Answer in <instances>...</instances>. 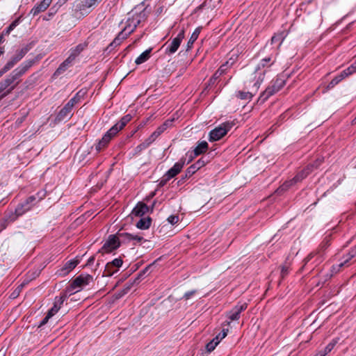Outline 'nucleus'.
<instances>
[{
    "mask_svg": "<svg viewBox=\"0 0 356 356\" xmlns=\"http://www.w3.org/2000/svg\"><path fill=\"white\" fill-rule=\"evenodd\" d=\"M3 52H4L3 48L0 47V56L3 54Z\"/></svg>",
    "mask_w": 356,
    "mask_h": 356,
    "instance_id": "338daca9",
    "label": "nucleus"
},
{
    "mask_svg": "<svg viewBox=\"0 0 356 356\" xmlns=\"http://www.w3.org/2000/svg\"><path fill=\"white\" fill-rule=\"evenodd\" d=\"M227 62L225 64L222 65L219 69L214 73L213 76L210 79L209 83L210 84H214L216 79H218L221 75L225 73L227 70Z\"/></svg>",
    "mask_w": 356,
    "mask_h": 356,
    "instance_id": "b1692460",
    "label": "nucleus"
},
{
    "mask_svg": "<svg viewBox=\"0 0 356 356\" xmlns=\"http://www.w3.org/2000/svg\"><path fill=\"white\" fill-rule=\"evenodd\" d=\"M346 70L349 75L356 72L355 67H353L351 65L346 68Z\"/></svg>",
    "mask_w": 356,
    "mask_h": 356,
    "instance_id": "6e6d98bb",
    "label": "nucleus"
},
{
    "mask_svg": "<svg viewBox=\"0 0 356 356\" xmlns=\"http://www.w3.org/2000/svg\"><path fill=\"white\" fill-rule=\"evenodd\" d=\"M159 134L155 131H154L149 137H148L145 140V145H150L153 142L155 141V140L159 137Z\"/></svg>",
    "mask_w": 356,
    "mask_h": 356,
    "instance_id": "58836bf2",
    "label": "nucleus"
},
{
    "mask_svg": "<svg viewBox=\"0 0 356 356\" xmlns=\"http://www.w3.org/2000/svg\"><path fill=\"white\" fill-rule=\"evenodd\" d=\"M148 211V207L143 202H139L133 209L131 214L135 216H142Z\"/></svg>",
    "mask_w": 356,
    "mask_h": 356,
    "instance_id": "412c9836",
    "label": "nucleus"
},
{
    "mask_svg": "<svg viewBox=\"0 0 356 356\" xmlns=\"http://www.w3.org/2000/svg\"><path fill=\"white\" fill-rule=\"evenodd\" d=\"M77 102L78 100L76 97H74L65 104V106L72 110L74 106L77 103Z\"/></svg>",
    "mask_w": 356,
    "mask_h": 356,
    "instance_id": "49530a36",
    "label": "nucleus"
},
{
    "mask_svg": "<svg viewBox=\"0 0 356 356\" xmlns=\"http://www.w3.org/2000/svg\"><path fill=\"white\" fill-rule=\"evenodd\" d=\"M339 338H334L333 339L330 343H329L325 349L323 350L326 355L331 352V350L334 348V347L336 346V344L339 342Z\"/></svg>",
    "mask_w": 356,
    "mask_h": 356,
    "instance_id": "e433bc0d",
    "label": "nucleus"
},
{
    "mask_svg": "<svg viewBox=\"0 0 356 356\" xmlns=\"http://www.w3.org/2000/svg\"><path fill=\"white\" fill-rule=\"evenodd\" d=\"M132 18L134 19V23L139 25L142 22H144L147 17V13L146 8L143 10L138 12L137 9L135 8L130 13Z\"/></svg>",
    "mask_w": 356,
    "mask_h": 356,
    "instance_id": "f3484780",
    "label": "nucleus"
},
{
    "mask_svg": "<svg viewBox=\"0 0 356 356\" xmlns=\"http://www.w3.org/2000/svg\"><path fill=\"white\" fill-rule=\"evenodd\" d=\"M129 241H133V245H138L140 244L142 241L145 242L146 240L138 234H133L127 232L118 233V236L110 235L102 249L105 252H110L117 249L120 246V243Z\"/></svg>",
    "mask_w": 356,
    "mask_h": 356,
    "instance_id": "f03ea898",
    "label": "nucleus"
},
{
    "mask_svg": "<svg viewBox=\"0 0 356 356\" xmlns=\"http://www.w3.org/2000/svg\"><path fill=\"white\" fill-rule=\"evenodd\" d=\"M168 221L171 225H175L179 221V216L176 215H172L168 218Z\"/></svg>",
    "mask_w": 356,
    "mask_h": 356,
    "instance_id": "a18cd8bd",
    "label": "nucleus"
},
{
    "mask_svg": "<svg viewBox=\"0 0 356 356\" xmlns=\"http://www.w3.org/2000/svg\"><path fill=\"white\" fill-rule=\"evenodd\" d=\"M285 85V80L282 77H277L273 80L271 85L269 86L260 95L259 101L264 102L270 96L277 92Z\"/></svg>",
    "mask_w": 356,
    "mask_h": 356,
    "instance_id": "39448f33",
    "label": "nucleus"
},
{
    "mask_svg": "<svg viewBox=\"0 0 356 356\" xmlns=\"http://www.w3.org/2000/svg\"><path fill=\"white\" fill-rule=\"evenodd\" d=\"M184 30L182 29L178 33V35L172 40V42L165 47V54L168 55L175 54L179 49L183 39L184 38Z\"/></svg>",
    "mask_w": 356,
    "mask_h": 356,
    "instance_id": "9b49d317",
    "label": "nucleus"
},
{
    "mask_svg": "<svg viewBox=\"0 0 356 356\" xmlns=\"http://www.w3.org/2000/svg\"><path fill=\"white\" fill-rule=\"evenodd\" d=\"M325 355H326V354L323 350H320L314 356H325Z\"/></svg>",
    "mask_w": 356,
    "mask_h": 356,
    "instance_id": "e2e57ef3",
    "label": "nucleus"
},
{
    "mask_svg": "<svg viewBox=\"0 0 356 356\" xmlns=\"http://www.w3.org/2000/svg\"><path fill=\"white\" fill-rule=\"evenodd\" d=\"M170 123L171 122L166 121L156 129V132L159 134V136H160L168 128Z\"/></svg>",
    "mask_w": 356,
    "mask_h": 356,
    "instance_id": "79ce46f5",
    "label": "nucleus"
},
{
    "mask_svg": "<svg viewBox=\"0 0 356 356\" xmlns=\"http://www.w3.org/2000/svg\"><path fill=\"white\" fill-rule=\"evenodd\" d=\"M208 149V143L206 141L199 143L197 147L194 149V156H197L207 151Z\"/></svg>",
    "mask_w": 356,
    "mask_h": 356,
    "instance_id": "c85d7f7f",
    "label": "nucleus"
},
{
    "mask_svg": "<svg viewBox=\"0 0 356 356\" xmlns=\"http://www.w3.org/2000/svg\"><path fill=\"white\" fill-rule=\"evenodd\" d=\"M131 115L129 114L123 116L120 120V122L116 123L110 129L111 132H113L116 135L118 132L126 126V124L131 120Z\"/></svg>",
    "mask_w": 356,
    "mask_h": 356,
    "instance_id": "aec40b11",
    "label": "nucleus"
},
{
    "mask_svg": "<svg viewBox=\"0 0 356 356\" xmlns=\"http://www.w3.org/2000/svg\"><path fill=\"white\" fill-rule=\"evenodd\" d=\"M353 124H355V123H356V117L353 120Z\"/></svg>",
    "mask_w": 356,
    "mask_h": 356,
    "instance_id": "774afa93",
    "label": "nucleus"
},
{
    "mask_svg": "<svg viewBox=\"0 0 356 356\" xmlns=\"http://www.w3.org/2000/svg\"><path fill=\"white\" fill-rule=\"evenodd\" d=\"M100 0H76L75 10L81 15H87L97 6Z\"/></svg>",
    "mask_w": 356,
    "mask_h": 356,
    "instance_id": "423d86ee",
    "label": "nucleus"
},
{
    "mask_svg": "<svg viewBox=\"0 0 356 356\" xmlns=\"http://www.w3.org/2000/svg\"><path fill=\"white\" fill-rule=\"evenodd\" d=\"M152 49H149L143 52L135 60L137 65H140L147 61L150 57Z\"/></svg>",
    "mask_w": 356,
    "mask_h": 356,
    "instance_id": "7c9ffc66",
    "label": "nucleus"
},
{
    "mask_svg": "<svg viewBox=\"0 0 356 356\" xmlns=\"http://www.w3.org/2000/svg\"><path fill=\"white\" fill-rule=\"evenodd\" d=\"M52 316H49V314L47 313V316L44 318V319L40 322V325H39V327H41L44 325H45L47 321H49V319L50 318H51Z\"/></svg>",
    "mask_w": 356,
    "mask_h": 356,
    "instance_id": "8fccbe9b",
    "label": "nucleus"
},
{
    "mask_svg": "<svg viewBox=\"0 0 356 356\" xmlns=\"http://www.w3.org/2000/svg\"><path fill=\"white\" fill-rule=\"evenodd\" d=\"M228 332V329H223L220 333H219L218 336L220 337V339H224Z\"/></svg>",
    "mask_w": 356,
    "mask_h": 356,
    "instance_id": "5fc2aeb1",
    "label": "nucleus"
},
{
    "mask_svg": "<svg viewBox=\"0 0 356 356\" xmlns=\"http://www.w3.org/2000/svg\"><path fill=\"white\" fill-rule=\"evenodd\" d=\"M138 24H135L134 23V19L131 16L128 18L127 21V24L124 27V29L122 30L125 33H127L128 35H129L137 27Z\"/></svg>",
    "mask_w": 356,
    "mask_h": 356,
    "instance_id": "a878e982",
    "label": "nucleus"
},
{
    "mask_svg": "<svg viewBox=\"0 0 356 356\" xmlns=\"http://www.w3.org/2000/svg\"><path fill=\"white\" fill-rule=\"evenodd\" d=\"M212 340H215L216 342H218V344L222 339H220V337L218 335Z\"/></svg>",
    "mask_w": 356,
    "mask_h": 356,
    "instance_id": "0e129e2a",
    "label": "nucleus"
},
{
    "mask_svg": "<svg viewBox=\"0 0 356 356\" xmlns=\"http://www.w3.org/2000/svg\"><path fill=\"white\" fill-rule=\"evenodd\" d=\"M32 60L26 61L15 69L5 79L0 81V92H4L1 96L2 99L10 94L19 83V78L32 66Z\"/></svg>",
    "mask_w": 356,
    "mask_h": 356,
    "instance_id": "f257e3e1",
    "label": "nucleus"
},
{
    "mask_svg": "<svg viewBox=\"0 0 356 356\" xmlns=\"http://www.w3.org/2000/svg\"><path fill=\"white\" fill-rule=\"evenodd\" d=\"M8 70H10L8 68L6 67V65H4L1 70H0V77L3 76V74L7 72Z\"/></svg>",
    "mask_w": 356,
    "mask_h": 356,
    "instance_id": "13d9d810",
    "label": "nucleus"
},
{
    "mask_svg": "<svg viewBox=\"0 0 356 356\" xmlns=\"http://www.w3.org/2000/svg\"><path fill=\"white\" fill-rule=\"evenodd\" d=\"M154 264H152L150 265H149L148 266H147L143 271L142 273H140V275L142 274H145L146 273V272H147L150 268H152L153 266H154Z\"/></svg>",
    "mask_w": 356,
    "mask_h": 356,
    "instance_id": "052dcab7",
    "label": "nucleus"
},
{
    "mask_svg": "<svg viewBox=\"0 0 356 356\" xmlns=\"http://www.w3.org/2000/svg\"><path fill=\"white\" fill-rule=\"evenodd\" d=\"M234 125L232 122H226L221 124L219 127L210 131L209 140L217 141L221 139Z\"/></svg>",
    "mask_w": 356,
    "mask_h": 356,
    "instance_id": "0eeeda50",
    "label": "nucleus"
},
{
    "mask_svg": "<svg viewBox=\"0 0 356 356\" xmlns=\"http://www.w3.org/2000/svg\"><path fill=\"white\" fill-rule=\"evenodd\" d=\"M339 266V264L337 265V266H333L332 268V271L337 273V272H339L340 270V268L341 267H338Z\"/></svg>",
    "mask_w": 356,
    "mask_h": 356,
    "instance_id": "680f3d73",
    "label": "nucleus"
},
{
    "mask_svg": "<svg viewBox=\"0 0 356 356\" xmlns=\"http://www.w3.org/2000/svg\"><path fill=\"white\" fill-rule=\"evenodd\" d=\"M53 0H42L39 3L36 4L30 11V14L33 16L38 15L39 13L45 11L51 5Z\"/></svg>",
    "mask_w": 356,
    "mask_h": 356,
    "instance_id": "2eb2a0df",
    "label": "nucleus"
},
{
    "mask_svg": "<svg viewBox=\"0 0 356 356\" xmlns=\"http://www.w3.org/2000/svg\"><path fill=\"white\" fill-rule=\"evenodd\" d=\"M314 166H307L306 168L302 170L301 172L298 173L293 179L286 181L281 187L278 189L279 191L287 190L292 185L301 181L304 179L312 171V168Z\"/></svg>",
    "mask_w": 356,
    "mask_h": 356,
    "instance_id": "1a4fd4ad",
    "label": "nucleus"
},
{
    "mask_svg": "<svg viewBox=\"0 0 356 356\" xmlns=\"http://www.w3.org/2000/svg\"><path fill=\"white\" fill-rule=\"evenodd\" d=\"M44 194L40 196V193L35 195L29 197L24 202L19 204L14 213L7 215L4 218V222L10 223L15 221L18 217L30 211L31 208L43 199Z\"/></svg>",
    "mask_w": 356,
    "mask_h": 356,
    "instance_id": "7ed1b4c3",
    "label": "nucleus"
},
{
    "mask_svg": "<svg viewBox=\"0 0 356 356\" xmlns=\"http://www.w3.org/2000/svg\"><path fill=\"white\" fill-rule=\"evenodd\" d=\"M270 61H272V63H273V62H274V60H272V57H270V56L262 59L261 63L258 65V66L256 69V72L258 71L259 70H260L261 67H264L266 65V64Z\"/></svg>",
    "mask_w": 356,
    "mask_h": 356,
    "instance_id": "a19ab883",
    "label": "nucleus"
},
{
    "mask_svg": "<svg viewBox=\"0 0 356 356\" xmlns=\"http://www.w3.org/2000/svg\"><path fill=\"white\" fill-rule=\"evenodd\" d=\"M254 92L253 91L252 88L250 91L243 92V91H238L236 93V96L243 100L250 101L252 99V97L254 95Z\"/></svg>",
    "mask_w": 356,
    "mask_h": 356,
    "instance_id": "bb28decb",
    "label": "nucleus"
},
{
    "mask_svg": "<svg viewBox=\"0 0 356 356\" xmlns=\"http://www.w3.org/2000/svg\"><path fill=\"white\" fill-rule=\"evenodd\" d=\"M149 146V145H145V140L143 143H142L141 144H140L139 145H138V146L136 147V149H137L138 151H141V150H143V149H146V148H147V147H148Z\"/></svg>",
    "mask_w": 356,
    "mask_h": 356,
    "instance_id": "603ef678",
    "label": "nucleus"
},
{
    "mask_svg": "<svg viewBox=\"0 0 356 356\" xmlns=\"http://www.w3.org/2000/svg\"><path fill=\"white\" fill-rule=\"evenodd\" d=\"M248 305L244 302L242 304L236 305L231 311L227 314V318L229 320L227 321V325H229L231 321H237L240 318L241 313L247 309Z\"/></svg>",
    "mask_w": 356,
    "mask_h": 356,
    "instance_id": "f8f14e48",
    "label": "nucleus"
},
{
    "mask_svg": "<svg viewBox=\"0 0 356 356\" xmlns=\"http://www.w3.org/2000/svg\"><path fill=\"white\" fill-rule=\"evenodd\" d=\"M67 298V294H63L60 297H56L54 302V306L49 310V316H54L60 309L61 305Z\"/></svg>",
    "mask_w": 356,
    "mask_h": 356,
    "instance_id": "6ab92c4d",
    "label": "nucleus"
},
{
    "mask_svg": "<svg viewBox=\"0 0 356 356\" xmlns=\"http://www.w3.org/2000/svg\"><path fill=\"white\" fill-rule=\"evenodd\" d=\"M115 134L113 132H111V129H109L102 137V138L98 142V143L95 146V149L97 152H100L102 149H104L111 140V138L115 136Z\"/></svg>",
    "mask_w": 356,
    "mask_h": 356,
    "instance_id": "a211bd4d",
    "label": "nucleus"
},
{
    "mask_svg": "<svg viewBox=\"0 0 356 356\" xmlns=\"http://www.w3.org/2000/svg\"><path fill=\"white\" fill-rule=\"evenodd\" d=\"M79 264V261L77 260H70L68 261L64 266L63 270H66L67 272L71 271L72 269H74L77 264Z\"/></svg>",
    "mask_w": 356,
    "mask_h": 356,
    "instance_id": "c9c22d12",
    "label": "nucleus"
},
{
    "mask_svg": "<svg viewBox=\"0 0 356 356\" xmlns=\"http://www.w3.org/2000/svg\"><path fill=\"white\" fill-rule=\"evenodd\" d=\"M29 48L25 47L16 51L15 54L5 65L7 68H13L29 51Z\"/></svg>",
    "mask_w": 356,
    "mask_h": 356,
    "instance_id": "ddd939ff",
    "label": "nucleus"
},
{
    "mask_svg": "<svg viewBox=\"0 0 356 356\" xmlns=\"http://www.w3.org/2000/svg\"><path fill=\"white\" fill-rule=\"evenodd\" d=\"M151 225V219L149 218H141L136 224V227L140 229H146Z\"/></svg>",
    "mask_w": 356,
    "mask_h": 356,
    "instance_id": "72a5a7b5",
    "label": "nucleus"
},
{
    "mask_svg": "<svg viewBox=\"0 0 356 356\" xmlns=\"http://www.w3.org/2000/svg\"><path fill=\"white\" fill-rule=\"evenodd\" d=\"M185 164V159H181L179 161L175 163V165L167 171V172L162 177L160 185H165L170 179L175 177L181 170Z\"/></svg>",
    "mask_w": 356,
    "mask_h": 356,
    "instance_id": "6e6552de",
    "label": "nucleus"
},
{
    "mask_svg": "<svg viewBox=\"0 0 356 356\" xmlns=\"http://www.w3.org/2000/svg\"><path fill=\"white\" fill-rule=\"evenodd\" d=\"M289 264H288L286 261L285 264H283L281 268V277L282 278H284L289 273Z\"/></svg>",
    "mask_w": 356,
    "mask_h": 356,
    "instance_id": "37998d69",
    "label": "nucleus"
},
{
    "mask_svg": "<svg viewBox=\"0 0 356 356\" xmlns=\"http://www.w3.org/2000/svg\"><path fill=\"white\" fill-rule=\"evenodd\" d=\"M129 35L127 33H125L124 31H121L118 33L116 38L113 40V41L111 43L110 46L116 47L119 46L124 40H125Z\"/></svg>",
    "mask_w": 356,
    "mask_h": 356,
    "instance_id": "cd10ccee",
    "label": "nucleus"
},
{
    "mask_svg": "<svg viewBox=\"0 0 356 356\" xmlns=\"http://www.w3.org/2000/svg\"><path fill=\"white\" fill-rule=\"evenodd\" d=\"M217 345H218V342H216L215 340H211L210 342H209L207 344L206 348L208 352H211L215 349V348Z\"/></svg>",
    "mask_w": 356,
    "mask_h": 356,
    "instance_id": "c03bdc74",
    "label": "nucleus"
},
{
    "mask_svg": "<svg viewBox=\"0 0 356 356\" xmlns=\"http://www.w3.org/2000/svg\"><path fill=\"white\" fill-rule=\"evenodd\" d=\"M208 162L207 159L204 157L200 159L196 163L188 168L186 172V177L192 176L197 170L200 169Z\"/></svg>",
    "mask_w": 356,
    "mask_h": 356,
    "instance_id": "dca6fc26",
    "label": "nucleus"
},
{
    "mask_svg": "<svg viewBox=\"0 0 356 356\" xmlns=\"http://www.w3.org/2000/svg\"><path fill=\"white\" fill-rule=\"evenodd\" d=\"M341 81L340 80V78H339L338 76H337L336 77H334L330 82V83L328 84V88H333L334 86H336L337 84H338L339 82Z\"/></svg>",
    "mask_w": 356,
    "mask_h": 356,
    "instance_id": "de8ad7c7",
    "label": "nucleus"
},
{
    "mask_svg": "<svg viewBox=\"0 0 356 356\" xmlns=\"http://www.w3.org/2000/svg\"><path fill=\"white\" fill-rule=\"evenodd\" d=\"M23 286H24V284H20V285H19V286H18V287H17V289H16L13 292V293L11 294V296H12V297H13V298H16V297L19 295V292L21 291V290H22V289L23 288Z\"/></svg>",
    "mask_w": 356,
    "mask_h": 356,
    "instance_id": "09e8293b",
    "label": "nucleus"
},
{
    "mask_svg": "<svg viewBox=\"0 0 356 356\" xmlns=\"http://www.w3.org/2000/svg\"><path fill=\"white\" fill-rule=\"evenodd\" d=\"M93 282V277L89 274H81L76 277L67 289V292L70 294L79 291L81 289L89 285Z\"/></svg>",
    "mask_w": 356,
    "mask_h": 356,
    "instance_id": "20e7f679",
    "label": "nucleus"
},
{
    "mask_svg": "<svg viewBox=\"0 0 356 356\" xmlns=\"http://www.w3.org/2000/svg\"><path fill=\"white\" fill-rule=\"evenodd\" d=\"M200 28L195 29V30L192 33L189 40L187 42L186 49V51H189L191 49L193 43L197 39V38L200 35Z\"/></svg>",
    "mask_w": 356,
    "mask_h": 356,
    "instance_id": "c756f323",
    "label": "nucleus"
},
{
    "mask_svg": "<svg viewBox=\"0 0 356 356\" xmlns=\"http://www.w3.org/2000/svg\"><path fill=\"white\" fill-rule=\"evenodd\" d=\"M348 76H349V74H348V72H346V70H344L343 71H342L341 72V74L338 76L339 78H340V80H343L344 78L347 77Z\"/></svg>",
    "mask_w": 356,
    "mask_h": 356,
    "instance_id": "864d4df0",
    "label": "nucleus"
},
{
    "mask_svg": "<svg viewBox=\"0 0 356 356\" xmlns=\"http://www.w3.org/2000/svg\"><path fill=\"white\" fill-rule=\"evenodd\" d=\"M122 263L123 261L120 258H116L112 261L107 263L103 273V276L109 277L113 275L115 272H117V270H110L109 268L114 267L118 270V268L122 265Z\"/></svg>",
    "mask_w": 356,
    "mask_h": 356,
    "instance_id": "4468645a",
    "label": "nucleus"
},
{
    "mask_svg": "<svg viewBox=\"0 0 356 356\" xmlns=\"http://www.w3.org/2000/svg\"><path fill=\"white\" fill-rule=\"evenodd\" d=\"M68 0H58L57 1V3H56V5L51 8V10H52L54 7L56 6H58V7H60L62 6L63 5H64Z\"/></svg>",
    "mask_w": 356,
    "mask_h": 356,
    "instance_id": "4d7b16f0",
    "label": "nucleus"
},
{
    "mask_svg": "<svg viewBox=\"0 0 356 356\" xmlns=\"http://www.w3.org/2000/svg\"><path fill=\"white\" fill-rule=\"evenodd\" d=\"M265 72L266 71H264L263 72L259 73V76L257 77V81L254 83V84H253V86L252 87L254 93H256L257 92V90L259 88L261 83L264 81Z\"/></svg>",
    "mask_w": 356,
    "mask_h": 356,
    "instance_id": "f704fd0d",
    "label": "nucleus"
},
{
    "mask_svg": "<svg viewBox=\"0 0 356 356\" xmlns=\"http://www.w3.org/2000/svg\"><path fill=\"white\" fill-rule=\"evenodd\" d=\"M4 41L3 35H0V44Z\"/></svg>",
    "mask_w": 356,
    "mask_h": 356,
    "instance_id": "69168bd1",
    "label": "nucleus"
},
{
    "mask_svg": "<svg viewBox=\"0 0 356 356\" xmlns=\"http://www.w3.org/2000/svg\"><path fill=\"white\" fill-rule=\"evenodd\" d=\"M329 245V239L325 238L321 243L318 249L309 254L308 256L303 260L304 266L306 265L309 261H311L314 257H317L316 259L315 260L316 264H318L320 262H321L323 256L321 252L323 250H325L327 247H328Z\"/></svg>",
    "mask_w": 356,
    "mask_h": 356,
    "instance_id": "9d476101",
    "label": "nucleus"
},
{
    "mask_svg": "<svg viewBox=\"0 0 356 356\" xmlns=\"http://www.w3.org/2000/svg\"><path fill=\"white\" fill-rule=\"evenodd\" d=\"M87 47V43H81L70 49V56L73 60H75L82 51Z\"/></svg>",
    "mask_w": 356,
    "mask_h": 356,
    "instance_id": "393cba45",
    "label": "nucleus"
},
{
    "mask_svg": "<svg viewBox=\"0 0 356 356\" xmlns=\"http://www.w3.org/2000/svg\"><path fill=\"white\" fill-rule=\"evenodd\" d=\"M17 20L13 22L5 30H3L1 35H3V36L8 35L10 33V32L17 26Z\"/></svg>",
    "mask_w": 356,
    "mask_h": 356,
    "instance_id": "4c0bfd02",
    "label": "nucleus"
},
{
    "mask_svg": "<svg viewBox=\"0 0 356 356\" xmlns=\"http://www.w3.org/2000/svg\"><path fill=\"white\" fill-rule=\"evenodd\" d=\"M72 110L65 105V106L60 111L56 117V120L63 121L69 119L72 113Z\"/></svg>",
    "mask_w": 356,
    "mask_h": 356,
    "instance_id": "5701e85b",
    "label": "nucleus"
},
{
    "mask_svg": "<svg viewBox=\"0 0 356 356\" xmlns=\"http://www.w3.org/2000/svg\"><path fill=\"white\" fill-rule=\"evenodd\" d=\"M195 292L196 291L195 290L186 292L184 295V298H185L186 300H188L192 296H193L195 293Z\"/></svg>",
    "mask_w": 356,
    "mask_h": 356,
    "instance_id": "3c124183",
    "label": "nucleus"
},
{
    "mask_svg": "<svg viewBox=\"0 0 356 356\" xmlns=\"http://www.w3.org/2000/svg\"><path fill=\"white\" fill-rule=\"evenodd\" d=\"M159 134L155 131H154L149 137H148L145 140V145H150L153 142L155 141V140L159 137Z\"/></svg>",
    "mask_w": 356,
    "mask_h": 356,
    "instance_id": "ea45409f",
    "label": "nucleus"
},
{
    "mask_svg": "<svg viewBox=\"0 0 356 356\" xmlns=\"http://www.w3.org/2000/svg\"><path fill=\"white\" fill-rule=\"evenodd\" d=\"M74 60H73L70 56H68L67 59H65L58 67L56 70L54 75H60L63 73L70 66H71Z\"/></svg>",
    "mask_w": 356,
    "mask_h": 356,
    "instance_id": "4be33fe9",
    "label": "nucleus"
},
{
    "mask_svg": "<svg viewBox=\"0 0 356 356\" xmlns=\"http://www.w3.org/2000/svg\"><path fill=\"white\" fill-rule=\"evenodd\" d=\"M286 36V33L284 31L275 34L271 38V44L279 42V46H280Z\"/></svg>",
    "mask_w": 356,
    "mask_h": 356,
    "instance_id": "473e14b6",
    "label": "nucleus"
},
{
    "mask_svg": "<svg viewBox=\"0 0 356 356\" xmlns=\"http://www.w3.org/2000/svg\"><path fill=\"white\" fill-rule=\"evenodd\" d=\"M94 261H95V257H94V256L90 257L88 259V261H87V263H86V266H90V265H92V264L94 263Z\"/></svg>",
    "mask_w": 356,
    "mask_h": 356,
    "instance_id": "bf43d9fd",
    "label": "nucleus"
},
{
    "mask_svg": "<svg viewBox=\"0 0 356 356\" xmlns=\"http://www.w3.org/2000/svg\"><path fill=\"white\" fill-rule=\"evenodd\" d=\"M356 257V246L352 248L348 254L344 257V260L339 264L338 267H343L348 264L349 261Z\"/></svg>",
    "mask_w": 356,
    "mask_h": 356,
    "instance_id": "2f4dec72",
    "label": "nucleus"
}]
</instances>
